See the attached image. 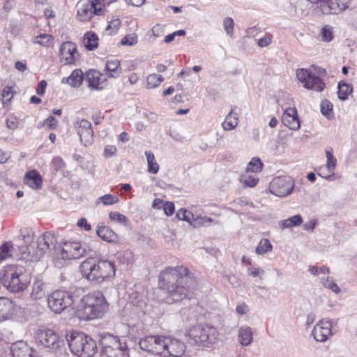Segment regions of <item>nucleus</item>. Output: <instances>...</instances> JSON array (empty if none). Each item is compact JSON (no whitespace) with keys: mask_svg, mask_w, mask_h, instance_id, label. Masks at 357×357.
<instances>
[{"mask_svg":"<svg viewBox=\"0 0 357 357\" xmlns=\"http://www.w3.org/2000/svg\"><path fill=\"white\" fill-rule=\"evenodd\" d=\"M159 285L168 294L167 302H177L189 296L196 278L185 266L168 267L160 273Z\"/></svg>","mask_w":357,"mask_h":357,"instance_id":"nucleus-1","label":"nucleus"},{"mask_svg":"<svg viewBox=\"0 0 357 357\" xmlns=\"http://www.w3.org/2000/svg\"><path fill=\"white\" fill-rule=\"evenodd\" d=\"M109 304L104 294L99 291L84 296L78 306L79 317L85 320L101 318L107 312Z\"/></svg>","mask_w":357,"mask_h":357,"instance_id":"nucleus-2","label":"nucleus"},{"mask_svg":"<svg viewBox=\"0 0 357 357\" xmlns=\"http://www.w3.org/2000/svg\"><path fill=\"white\" fill-rule=\"evenodd\" d=\"M80 271L89 280L98 284L102 283L115 275L114 264L106 260L96 262L93 259H87L81 264Z\"/></svg>","mask_w":357,"mask_h":357,"instance_id":"nucleus-3","label":"nucleus"},{"mask_svg":"<svg viewBox=\"0 0 357 357\" xmlns=\"http://www.w3.org/2000/svg\"><path fill=\"white\" fill-rule=\"evenodd\" d=\"M1 275L3 285L11 292L24 291L30 282V277L22 266H7L1 271Z\"/></svg>","mask_w":357,"mask_h":357,"instance_id":"nucleus-4","label":"nucleus"},{"mask_svg":"<svg viewBox=\"0 0 357 357\" xmlns=\"http://www.w3.org/2000/svg\"><path fill=\"white\" fill-rule=\"evenodd\" d=\"M66 340L71 352L79 357H91L97 352L96 341L84 333H67Z\"/></svg>","mask_w":357,"mask_h":357,"instance_id":"nucleus-5","label":"nucleus"},{"mask_svg":"<svg viewBox=\"0 0 357 357\" xmlns=\"http://www.w3.org/2000/svg\"><path fill=\"white\" fill-rule=\"evenodd\" d=\"M102 357H129L127 344L117 336L105 335L101 340Z\"/></svg>","mask_w":357,"mask_h":357,"instance_id":"nucleus-6","label":"nucleus"},{"mask_svg":"<svg viewBox=\"0 0 357 357\" xmlns=\"http://www.w3.org/2000/svg\"><path fill=\"white\" fill-rule=\"evenodd\" d=\"M218 336L216 328L208 325H196L189 331V337L197 344L208 345L213 344Z\"/></svg>","mask_w":357,"mask_h":357,"instance_id":"nucleus-7","label":"nucleus"},{"mask_svg":"<svg viewBox=\"0 0 357 357\" xmlns=\"http://www.w3.org/2000/svg\"><path fill=\"white\" fill-rule=\"evenodd\" d=\"M73 303V296L65 291H55L49 296L47 299L48 307L55 313H61L70 307Z\"/></svg>","mask_w":357,"mask_h":357,"instance_id":"nucleus-8","label":"nucleus"},{"mask_svg":"<svg viewBox=\"0 0 357 357\" xmlns=\"http://www.w3.org/2000/svg\"><path fill=\"white\" fill-rule=\"evenodd\" d=\"M296 77L306 89L317 91L324 89V83L312 68H298Z\"/></svg>","mask_w":357,"mask_h":357,"instance_id":"nucleus-9","label":"nucleus"},{"mask_svg":"<svg viewBox=\"0 0 357 357\" xmlns=\"http://www.w3.org/2000/svg\"><path fill=\"white\" fill-rule=\"evenodd\" d=\"M37 343L44 347L57 349L63 344V340L60 339L57 333L51 329H39L36 334Z\"/></svg>","mask_w":357,"mask_h":357,"instance_id":"nucleus-10","label":"nucleus"},{"mask_svg":"<svg viewBox=\"0 0 357 357\" xmlns=\"http://www.w3.org/2000/svg\"><path fill=\"white\" fill-rule=\"evenodd\" d=\"M294 182L290 176H278L274 178L269 185L270 192L280 197H284L291 193Z\"/></svg>","mask_w":357,"mask_h":357,"instance_id":"nucleus-11","label":"nucleus"},{"mask_svg":"<svg viewBox=\"0 0 357 357\" xmlns=\"http://www.w3.org/2000/svg\"><path fill=\"white\" fill-rule=\"evenodd\" d=\"M102 7L97 6L93 1L79 0L77 4V15L82 22L89 21L93 15H102Z\"/></svg>","mask_w":357,"mask_h":357,"instance_id":"nucleus-12","label":"nucleus"},{"mask_svg":"<svg viewBox=\"0 0 357 357\" xmlns=\"http://www.w3.org/2000/svg\"><path fill=\"white\" fill-rule=\"evenodd\" d=\"M59 58L63 65H77L79 54L77 50L75 43L71 41L62 43L59 48Z\"/></svg>","mask_w":357,"mask_h":357,"instance_id":"nucleus-13","label":"nucleus"},{"mask_svg":"<svg viewBox=\"0 0 357 357\" xmlns=\"http://www.w3.org/2000/svg\"><path fill=\"white\" fill-rule=\"evenodd\" d=\"M164 339L165 336L162 335H146L139 340V346L142 350L149 353L162 355Z\"/></svg>","mask_w":357,"mask_h":357,"instance_id":"nucleus-14","label":"nucleus"},{"mask_svg":"<svg viewBox=\"0 0 357 357\" xmlns=\"http://www.w3.org/2000/svg\"><path fill=\"white\" fill-rule=\"evenodd\" d=\"M86 252L85 245L80 242H66L62 246L61 256L66 260L78 259L82 257Z\"/></svg>","mask_w":357,"mask_h":357,"instance_id":"nucleus-15","label":"nucleus"},{"mask_svg":"<svg viewBox=\"0 0 357 357\" xmlns=\"http://www.w3.org/2000/svg\"><path fill=\"white\" fill-rule=\"evenodd\" d=\"M75 128L79 136L81 142L85 146L92 144L93 141V132L90 121L84 119L77 120L75 123Z\"/></svg>","mask_w":357,"mask_h":357,"instance_id":"nucleus-16","label":"nucleus"},{"mask_svg":"<svg viewBox=\"0 0 357 357\" xmlns=\"http://www.w3.org/2000/svg\"><path fill=\"white\" fill-rule=\"evenodd\" d=\"M164 340L162 355L180 357L183 354L185 347L180 340L166 336H165Z\"/></svg>","mask_w":357,"mask_h":357,"instance_id":"nucleus-17","label":"nucleus"},{"mask_svg":"<svg viewBox=\"0 0 357 357\" xmlns=\"http://www.w3.org/2000/svg\"><path fill=\"white\" fill-rule=\"evenodd\" d=\"M333 321L330 319H322L313 328L312 335L316 341L324 342L332 336Z\"/></svg>","mask_w":357,"mask_h":357,"instance_id":"nucleus-18","label":"nucleus"},{"mask_svg":"<svg viewBox=\"0 0 357 357\" xmlns=\"http://www.w3.org/2000/svg\"><path fill=\"white\" fill-rule=\"evenodd\" d=\"M282 110L284 111L282 116V123L291 130H298L301 124L296 107L282 106Z\"/></svg>","mask_w":357,"mask_h":357,"instance_id":"nucleus-19","label":"nucleus"},{"mask_svg":"<svg viewBox=\"0 0 357 357\" xmlns=\"http://www.w3.org/2000/svg\"><path fill=\"white\" fill-rule=\"evenodd\" d=\"M320 7L326 14H337L348 7L347 0H322Z\"/></svg>","mask_w":357,"mask_h":357,"instance_id":"nucleus-20","label":"nucleus"},{"mask_svg":"<svg viewBox=\"0 0 357 357\" xmlns=\"http://www.w3.org/2000/svg\"><path fill=\"white\" fill-rule=\"evenodd\" d=\"M15 303L5 298L0 299V323L11 319L15 314Z\"/></svg>","mask_w":357,"mask_h":357,"instance_id":"nucleus-21","label":"nucleus"},{"mask_svg":"<svg viewBox=\"0 0 357 357\" xmlns=\"http://www.w3.org/2000/svg\"><path fill=\"white\" fill-rule=\"evenodd\" d=\"M13 357H38L36 352L24 342H17L11 347Z\"/></svg>","mask_w":357,"mask_h":357,"instance_id":"nucleus-22","label":"nucleus"},{"mask_svg":"<svg viewBox=\"0 0 357 357\" xmlns=\"http://www.w3.org/2000/svg\"><path fill=\"white\" fill-rule=\"evenodd\" d=\"M89 86L95 89H101V86L107 80L105 74L100 73L99 70L96 68H91L86 73Z\"/></svg>","mask_w":357,"mask_h":357,"instance_id":"nucleus-23","label":"nucleus"},{"mask_svg":"<svg viewBox=\"0 0 357 357\" xmlns=\"http://www.w3.org/2000/svg\"><path fill=\"white\" fill-rule=\"evenodd\" d=\"M45 241L41 237H38L36 241V247L34 245H31V247H28V254L31 257V259L33 260H38L41 258L46 252H47L48 250L45 244Z\"/></svg>","mask_w":357,"mask_h":357,"instance_id":"nucleus-24","label":"nucleus"},{"mask_svg":"<svg viewBox=\"0 0 357 357\" xmlns=\"http://www.w3.org/2000/svg\"><path fill=\"white\" fill-rule=\"evenodd\" d=\"M24 183L33 189H40L42 187L43 180L39 173L33 170L26 174Z\"/></svg>","mask_w":357,"mask_h":357,"instance_id":"nucleus-25","label":"nucleus"},{"mask_svg":"<svg viewBox=\"0 0 357 357\" xmlns=\"http://www.w3.org/2000/svg\"><path fill=\"white\" fill-rule=\"evenodd\" d=\"M325 153L327 158L326 169L331 174L326 175L324 173H319V175L327 180H331L336 167L337 159L333 155L332 149H326Z\"/></svg>","mask_w":357,"mask_h":357,"instance_id":"nucleus-26","label":"nucleus"},{"mask_svg":"<svg viewBox=\"0 0 357 357\" xmlns=\"http://www.w3.org/2000/svg\"><path fill=\"white\" fill-rule=\"evenodd\" d=\"M252 331L249 326H241L238 330V340L242 346H248L252 342Z\"/></svg>","mask_w":357,"mask_h":357,"instance_id":"nucleus-27","label":"nucleus"},{"mask_svg":"<svg viewBox=\"0 0 357 357\" xmlns=\"http://www.w3.org/2000/svg\"><path fill=\"white\" fill-rule=\"evenodd\" d=\"M66 80V83L73 87L79 86L83 81V73L80 68H75L71 75L66 79L63 78L62 82Z\"/></svg>","mask_w":357,"mask_h":357,"instance_id":"nucleus-28","label":"nucleus"},{"mask_svg":"<svg viewBox=\"0 0 357 357\" xmlns=\"http://www.w3.org/2000/svg\"><path fill=\"white\" fill-rule=\"evenodd\" d=\"M82 43L88 50H93L98 47V37L94 33L87 32L83 37Z\"/></svg>","mask_w":357,"mask_h":357,"instance_id":"nucleus-29","label":"nucleus"},{"mask_svg":"<svg viewBox=\"0 0 357 357\" xmlns=\"http://www.w3.org/2000/svg\"><path fill=\"white\" fill-rule=\"evenodd\" d=\"M45 295V283L40 279H36L32 287L31 296L34 300L40 299Z\"/></svg>","mask_w":357,"mask_h":357,"instance_id":"nucleus-30","label":"nucleus"},{"mask_svg":"<svg viewBox=\"0 0 357 357\" xmlns=\"http://www.w3.org/2000/svg\"><path fill=\"white\" fill-rule=\"evenodd\" d=\"M96 233L100 238L107 242H113L116 239V234L115 232L106 226L99 227Z\"/></svg>","mask_w":357,"mask_h":357,"instance_id":"nucleus-31","label":"nucleus"},{"mask_svg":"<svg viewBox=\"0 0 357 357\" xmlns=\"http://www.w3.org/2000/svg\"><path fill=\"white\" fill-rule=\"evenodd\" d=\"M303 222V218L301 215H296L286 220L278 222L282 229L291 228L292 227L299 226Z\"/></svg>","mask_w":357,"mask_h":357,"instance_id":"nucleus-32","label":"nucleus"},{"mask_svg":"<svg viewBox=\"0 0 357 357\" xmlns=\"http://www.w3.org/2000/svg\"><path fill=\"white\" fill-rule=\"evenodd\" d=\"M238 123V114L231 111L225 118V130H231L234 129Z\"/></svg>","mask_w":357,"mask_h":357,"instance_id":"nucleus-33","label":"nucleus"},{"mask_svg":"<svg viewBox=\"0 0 357 357\" xmlns=\"http://www.w3.org/2000/svg\"><path fill=\"white\" fill-rule=\"evenodd\" d=\"M145 155L147 160L148 172L153 174H157L159 170V165L155 160L154 154L150 151H146Z\"/></svg>","mask_w":357,"mask_h":357,"instance_id":"nucleus-34","label":"nucleus"},{"mask_svg":"<svg viewBox=\"0 0 357 357\" xmlns=\"http://www.w3.org/2000/svg\"><path fill=\"white\" fill-rule=\"evenodd\" d=\"M163 80L164 78L162 75L156 73L151 74L146 77V87L154 89L158 86Z\"/></svg>","mask_w":357,"mask_h":357,"instance_id":"nucleus-35","label":"nucleus"},{"mask_svg":"<svg viewBox=\"0 0 357 357\" xmlns=\"http://www.w3.org/2000/svg\"><path fill=\"white\" fill-rule=\"evenodd\" d=\"M263 163L259 158H253L248 164L247 172L258 173L262 169Z\"/></svg>","mask_w":357,"mask_h":357,"instance_id":"nucleus-36","label":"nucleus"},{"mask_svg":"<svg viewBox=\"0 0 357 357\" xmlns=\"http://www.w3.org/2000/svg\"><path fill=\"white\" fill-rule=\"evenodd\" d=\"M13 244L11 242H6L0 247V262L13 255Z\"/></svg>","mask_w":357,"mask_h":357,"instance_id":"nucleus-37","label":"nucleus"},{"mask_svg":"<svg viewBox=\"0 0 357 357\" xmlns=\"http://www.w3.org/2000/svg\"><path fill=\"white\" fill-rule=\"evenodd\" d=\"M273 246L269 240L266 238L261 239L256 248V253L258 255H264L268 252L271 251Z\"/></svg>","mask_w":357,"mask_h":357,"instance_id":"nucleus-38","label":"nucleus"},{"mask_svg":"<svg viewBox=\"0 0 357 357\" xmlns=\"http://www.w3.org/2000/svg\"><path fill=\"white\" fill-rule=\"evenodd\" d=\"M352 92V87L346 84L339 82L338 84V97L340 99L344 100L347 98L348 96Z\"/></svg>","mask_w":357,"mask_h":357,"instance_id":"nucleus-39","label":"nucleus"},{"mask_svg":"<svg viewBox=\"0 0 357 357\" xmlns=\"http://www.w3.org/2000/svg\"><path fill=\"white\" fill-rule=\"evenodd\" d=\"M119 202V199L118 198V197L111 194L105 195L99 197L96 201L97 204L99 203H102L105 206L112 205L114 204H117Z\"/></svg>","mask_w":357,"mask_h":357,"instance_id":"nucleus-40","label":"nucleus"},{"mask_svg":"<svg viewBox=\"0 0 357 357\" xmlns=\"http://www.w3.org/2000/svg\"><path fill=\"white\" fill-rule=\"evenodd\" d=\"M213 222V220L211 218H207L206 216H197V218H193L192 222H190V225L194 227H199L201 226H208Z\"/></svg>","mask_w":357,"mask_h":357,"instance_id":"nucleus-41","label":"nucleus"},{"mask_svg":"<svg viewBox=\"0 0 357 357\" xmlns=\"http://www.w3.org/2000/svg\"><path fill=\"white\" fill-rule=\"evenodd\" d=\"M109 218L112 221L127 226L129 224L128 218L119 212H110Z\"/></svg>","mask_w":357,"mask_h":357,"instance_id":"nucleus-42","label":"nucleus"},{"mask_svg":"<svg viewBox=\"0 0 357 357\" xmlns=\"http://www.w3.org/2000/svg\"><path fill=\"white\" fill-rule=\"evenodd\" d=\"M65 168V163L61 158L54 157L50 162V169L53 173L63 171Z\"/></svg>","mask_w":357,"mask_h":357,"instance_id":"nucleus-43","label":"nucleus"},{"mask_svg":"<svg viewBox=\"0 0 357 357\" xmlns=\"http://www.w3.org/2000/svg\"><path fill=\"white\" fill-rule=\"evenodd\" d=\"M40 237L45 242V244L48 251L55 248L56 240L54 234L50 232H45Z\"/></svg>","mask_w":357,"mask_h":357,"instance_id":"nucleus-44","label":"nucleus"},{"mask_svg":"<svg viewBox=\"0 0 357 357\" xmlns=\"http://www.w3.org/2000/svg\"><path fill=\"white\" fill-rule=\"evenodd\" d=\"M234 20L231 17L225 18V32L230 39L234 38Z\"/></svg>","mask_w":357,"mask_h":357,"instance_id":"nucleus-45","label":"nucleus"},{"mask_svg":"<svg viewBox=\"0 0 357 357\" xmlns=\"http://www.w3.org/2000/svg\"><path fill=\"white\" fill-rule=\"evenodd\" d=\"M176 217L179 220H185L190 224V222L193 220L194 214L186 209L181 208L176 213Z\"/></svg>","mask_w":357,"mask_h":357,"instance_id":"nucleus-46","label":"nucleus"},{"mask_svg":"<svg viewBox=\"0 0 357 357\" xmlns=\"http://www.w3.org/2000/svg\"><path fill=\"white\" fill-rule=\"evenodd\" d=\"M121 22L119 18L112 20L106 28V31L108 34L112 35L115 33L121 26Z\"/></svg>","mask_w":357,"mask_h":357,"instance_id":"nucleus-47","label":"nucleus"},{"mask_svg":"<svg viewBox=\"0 0 357 357\" xmlns=\"http://www.w3.org/2000/svg\"><path fill=\"white\" fill-rule=\"evenodd\" d=\"M52 38L51 35L43 33L35 37L33 42L43 46H47Z\"/></svg>","mask_w":357,"mask_h":357,"instance_id":"nucleus-48","label":"nucleus"},{"mask_svg":"<svg viewBox=\"0 0 357 357\" xmlns=\"http://www.w3.org/2000/svg\"><path fill=\"white\" fill-rule=\"evenodd\" d=\"M137 43V36L135 33L126 35L121 40V43L123 45L132 46V45H135Z\"/></svg>","mask_w":357,"mask_h":357,"instance_id":"nucleus-49","label":"nucleus"},{"mask_svg":"<svg viewBox=\"0 0 357 357\" xmlns=\"http://www.w3.org/2000/svg\"><path fill=\"white\" fill-rule=\"evenodd\" d=\"M241 181L245 186L250 188L255 187L259 181L258 178L254 176H244Z\"/></svg>","mask_w":357,"mask_h":357,"instance_id":"nucleus-50","label":"nucleus"},{"mask_svg":"<svg viewBox=\"0 0 357 357\" xmlns=\"http://www.w3.org/2000/svg\"><path fill=\"white\" fill-rule=\"evenodd\" d=\"M323 285L331 289L333 292L337 294L340 291V287L331 279L327 278L322 281Z\"/></svg>","mask_w":357,"mask_h":357,"instance_id":"nucleus-51","label":"nucleus"},{"mask_svg":"<svg viewBox=\"0 0 357 357\" xmlns=\"http://www.w3.org/2000/svg\"><path fill=\"white\" fill-rule=\"evenodd\" d=\"M333 38V31L331 28L326 26L321 30V40L324 42H329Z\"/></svg>","mask_w":357,"mask_h":357,"instance_id":"nucleus-52","label":"nucleus"},{"mask_svg":"<svg viewBox=\"0 0 357 357\" xmlns=\"http://www.w3.org/2000/svg\"><path fill=\"white\" fill-rule=\"evenodd\" d=\"M13 89L10 86H6L3 88L2 91V100L3 102H5L6 101H9L13 97Z\"/></svg>","mask_w":357,"mask_h":357,"instance_id":"nucleus-53","label":"nucleus"},{"mask_svg":"<svg viewBox=\"0 0 357 357\" xmlns=\"http://www.w3.org/2000/svg\"><path fill=\"white\" fill-rule=\"evenodd\" d=\"M6 126L8 128L15 130L18 126V121L16 117L10 116L6 121Z\"/></svg>","mask_w":357,"mask_h":357,"instance_id":"nucleus-54","label":"nucleus"},{"mask_svg":"<svg viewBox=\"0 0 357 357\" xmlns=\"http://www.w3.org/2000/svg\"><path fill=\"white\" fill-rule=\"evenodd\" d=\"M333 105L327 100L323 101L321 104V113L326 116L332 111Z\"/></svg>","mask_w":357,"mask_h":357,"instance_id":"nucleus-55","label":"nucleus"},{"mask_svg":"<svg viewBox=\"0 0 357 357\" xmlns=\"http://www.w3.org/2000/svg\"><path fill=\"white\" fill-rule=\"evenodd\" d=\"M142 118L146 119L147 121L154 123L158 119L156 114L151 112H144L142 114Z\"/></svg>","mask_w":357,"mask_h":357,"instance_id":"nucleus-56","label":"nucleus"},{"mask_svg":"<svg viewBox=\"0 0 357 357\" xmlns=\"http://www.w3.org/2000/svg\"><path fill=\"white\" fill-rule=\"evenodd\" d=\"M236 310L238 314L243 315L249 311V307L244 302H240L238 303Z\"/></svg>","mask_w":357,"mask_h":357,"instance_id":"nucleus-57","label":"nucleus"},{"mask_svg":"<svg viewBox=\"0 0 357 357\" xmlns=\"http://www.w3.org/2000/svg\"><path fill=\"white\" fill-rule=\"evenodd\" d=\"M163 209L167 215H172L174 212V205L172 202H166L163 204Z\"/></svg>","mask_w":357,"mask_h":357,"instance_id":"nucleus-58","label":"nucleus"},{"mask_svg":"<svg viewBox=\"0 0 357 357\" xmlns=\"http://www.w3.org/2000/svg\"><path fill=\"white\" fill-rule=\"evenodd\" d=\"M121 68H104L106 76L111 77H118L121 73Z\"/></svg>","mask_w":357,"mask_h":357,"instance_id":"nucleus-59","label":"nucleus"},{"mask_svg":"<svg viewBox=\"0 0 357 357\" xmlns=\"http://www.w3.org/2000/svg\"><path fill=\"white\" fill-rule=\"evenodd\" d=\"M94 3L97 5V6H101L102 10L109 7L111 3H114L116 0H93Z\"/></svg>","mask_w":357,"mask_h":357,"instance_id":"nucleus-60","label":"nucleus"},{"mask_svg":"<svg viewBox=\"0 0 357 357\" xmlns=\"http://www.w3.org/2000/svg\"><path fill=\"white\" fill-rule=\"evenodd\" d=\"M271 40L272 36L271 35H266L258 40V45L261 47H267L271 43Z\"/></svg>","mask_w":357,"mask_h":357,"instance_id":"nucleus-61","label":"nucleus"},{"mask_svg":"<svg viewBox=\"0 0 357 357\" xmlns=\"http://www.w3.org/2000/svg\"><path fill=\"white\" fill-rule=\"evenodd\" d=\"M116 152V147L114 145H107L105 147L104 155L105 157H111Z\"/></svg>","mask_w":357,"mask_h":357,"instance_id":"nucleus-62","label":"nucleus"},{"mask_svg":"<svg viewBox=\"0 0 357 357\" xmlns=\"http://www.w3.org/2000/svg\"><path fill=\"white\" fill-rule=\"evenodd\" d=\"M151 31L154 36L160 37L164 32V27L160 24H156L152 28Z\"/></svg>","mask_w":357,"mask_h":357,"instance_id":"nucleus-63","label":"nucleus"},{"mask_svg":"<svg viewBox=\"0 0 357 357\" xmlns=\"http://www.w3.org/2000/svg\"><path fill=\"white\" fill-rule=\"evenodd\" d=\"M77 225L79 227L84 228L85 231H90L91 229V225L88 224L86 219L84 218H80L78 220Z\"/></svg>","mask_w":357,"mask_h":357,"instance_id":"nucleus-64","label":"nucleus"}]
</instances>
